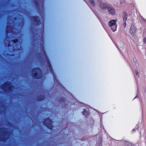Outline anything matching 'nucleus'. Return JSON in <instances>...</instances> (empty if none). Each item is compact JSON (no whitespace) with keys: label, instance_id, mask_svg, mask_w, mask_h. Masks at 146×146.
Segmentation results:
<instances>
[{"label":"nucleus","instance_id":"nucleus-6","mask_svg":"<svg viewBox=\"0 0 146 146\" xmlns=\"http://www.w3.org/2000/svg\"><path fill=\"white\" fill-rule=\"evenodd\" d=\"M107 9L110 14L113 15L115 14V11L114 9L110 5H109Z\"/></svg>","mask_w":146,"mask_h":146},{"label":"nucleus","instance_id":"nucleus-8","mask_svg":"<svg viewBox=\"0 0 146 146\" xmlns=\"http://www.w3.org/2000/svg\"><path fill=\"white\" fill-rule=\"evenodd\" d=\"M136 30V28L133 25H131L130 30V33L131 34H134Z\"/></svg>","mask_w":146,"mask_h":146},{"label":"nucleus","instance_id":"nucleus-7","mask_svg":"<svg viewBox=\"0 0 146 146\" xmlns=\"http://www.w3.org/2000/svg\"><path fill=\"white\" fill-rule=\"evenodd\" d=\"M3 89L5 90H11V85L8 82L5 84L3 88Z\"/></svg>","mask_w":146,"mask_h":146},{"label":"nucleus","instance_id":"nucleus-10","mask_svg":"<svg viewBox=\"0 0 146 146\" xmlns=\"http://www.w3.org/2000/svg\"><path fill=\"white\" fill-rule=\"evenodd\" d=\"M143 41L144 43L146 44V37L144 38Z\"/></svg>","mask_w":146,"mask_h":146},{"label":"nucleus","instance_id":"nucleus-4","mask_svg":"<svg viewBox=\"0 0 146 146\" xmlns=\"http://www.w3.org/2000/svg\"><path fill=\"white\" fill-rule=\"evenodd\" d=\"M110 5L107 3L101 2L100 3L99 6L102 9H108Z\"/></svg>","mask_w":146,"mask_h":146},{"label":"nucleus","instance_id":"nucleus-1","mask_svg":"<svg viewBox=\"0 0 146 146\" xmlns=\"http://www.w3.org/2000/svg\"><path fill=\"white\" fill-rule=\"evenodd\" d=\"M116 20H112L110 21L108 25L113 32H115L116 30L117 26L116 24Z\"/></svg>","mask_w":146,"mask_h":146},{"label":"nucleus","instance_id":"nucleus-3","mask_svg":"<svg viewBox=\"0 0 146 146\" xmlns=\"http://www.w3.org/2000/svg\"><path fill=\"white\" fill-rule=\"evenodd\" d=\"M44 124L49 129H51L52 127V122L51 120L49 119H46L44 122Z\"/></svg>","mask_w":146,"mask_h":146},{"label":"nucleus","instance_id":"nucleus-11","mask_svg":"<svg viewBox=\"0 0 146 146\" xmlns=\"http://www.w3.org/2000/svg\"><path fill=\"white\" fill-rule=\"evenodd\" d=\"M90 2L92 4L94 3V1L93 0H90Z\"/></svg>","mask_w":146,"mask_h":146},{"label":"nucleus","instance_id":"nucleus-9","mask_svg":"<svg viewBox=\"0 0 146 146\" xmlns=\"http://www.w3.org/2000/svg\"><path fill=\"white\" fill-rule=\"evenodd\" d=\"M125 145L126 146H134L131 143L129 142H126Z\"/></svg>","mask_w":146,"mask_h":146},{"label":"nucleus","instance_id":"nucleus-5","mask_svg":"<svg viewBox=\"0 0 146 146\" xmlns=\"http://www.w3.org/2000/svg\"><path fill=\"white\" fill-rule=\"evenodd\" d=\"M127 14L125 12H123V26L124 28L125 27L126 25V21L127 20Z\"/></svg>","mask_w":146,"mask_h":146},{"label":"nucleus","instance_id":"nucleus-2","mask_svg":"<svg viewBox=\"0 0 146 146\" xmlns=\"http://www.w3.org/2000/svg\"><path fill=\"white\" fill-rule=\"evenodd\" d=\"M33 72L35 78H38L40 77L41 72L39 68H36L34 69Z\"/></svg>","mask_w":146,"mask_h":146},{"label":"nucleus","instance_id":"nucleus-12","mask_svg":"<svg viewBox=\"0 0 146 146\" xmlns=\"http://www.w3.org/2000/svg\"><path fill=\"white\" fill-rule=\"evenodd\" d=\"M135 74H136L137 75H138V74H139V73H138V72L136 71L135 72Z\"/></svg>","mask_w":146,"mask_h":146},{"label":"nucleus","instance_id":"nucleus-13","mask_svg":"<svg viewBox=\"0 0 146 146\" xmlns=\"http://www.w3.org/2000/svg\"><path fill=\"white\" fill-rule=\"evenodd\" d=\"M17 41V40H14V43H16V42Z\"/></svg>","mask_w":146,"mask_h":146}]
</instances>
